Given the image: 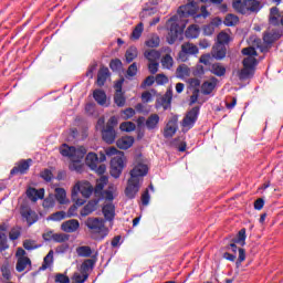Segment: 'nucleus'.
I'll return each instance as SVG.
<instances>
[{
  "label": "nucleus",
  "instance_id": "nucleus-1",
  "mask_svg": "<svg viewBox=\"0 0 283 283\" xmlns=\"http://www.w3.org/2000/svg\"><path fill=\"white\" fill-rule=\"evenodd\" d=\"M60 154L66 158H70L71 165L70 169L72 171H77L81 174L83 171V165H81V160L85 158V154H87V149L83 146L80 147H74V146H69L67 144H63L60 147Z\"/></svg>",
  "mask_w": 283,
  "mask_h": 283
},
{
  "label": "nucleus",
  "instance_id": "nucleus-2",
  "mask_svg": "<svg viewBox=\"0 0 283 283\" xmlns=\"http://www.w3.org/2000/svg\"><path fill=\"white\" fill-rule=\"evenodd\" d=\"M242 54L247 56L243 60V69L238 72V77L240 81H247L248 78H251L255 72V65H258V51H255V48L249 46L242 49Z\"/></svg>",
  "mask_w": 283,
  "mask_h": 283
},
{
  "label": "nucleus",
  "instance_id": "nucleus-3",
  "mask_svg": "<svg viewBox=\"0 0 283 283\" xmlns=\"http://www.w3.org/2000/svg\"><path fill=\"white\" fill-rule=\"evenodd\" d=\"M201 3H206L207 0H200ZM200 10V13H198ZM178 14L180 17H193L195 21L198 23V19H207L209 17V11H207L206 6L198 7L196 0H188V3L185 6L179 7Z\"/></svg>",
  "mask_w": 283,
  "mask_h": 283
},
{
  "label": "nucleus",
  "instance_id": "nucleus-4",
  "mask_svg": "<svg viewBox=\"0 0 283 283\" xmlns=\"http://www.w3.org/2000/svg\"><path fill=\"white\" fill-rule=\"evenodd\" d=\"M106 156H115L111 160V176H113V178H120V174H123L125 167V154L118 151L116 147H109L106 149Z\"/></svg>",
  "mask_w": 283,
  "mask_h": 283
},
{
  "label": "nucleus",
  "instance_id": "nucleus-5",
  "mask_svg": "<svg viewBox=\"0 0 283 283\" xmlns=\"http://www.w3.org/2000/svg\"><path fill=\"white\" fill-rule=\"evenodd\" d=\"M281 36L282 34L280 33V31L265 32L263 34V43H262V40L259 38L252 39V43H253L252 48H256L258 50H260V52L264 54L269 52V49L271 48V45H273V43H275L277 39H281Z\"/></svg>",
  "mask_w": 283,
  "mask_h": 283
},
{
  "label": "nucleus",
  "instance_id": "nucleus-6",
  "mask_svg": "<svg viewBox=\"0 0 283 283\" xmlns=\"http://www.w3.org/2000/svg\"><path fill=\"white\" fill-rule=\"evenodd\" d=\"M78 193H82L83 198H90L92 193H94V187L88 181H78L72 189V200L76 202V205H85V200L78 199Z\"/></svg>",
  "mask_w": 283,
  "mask_h": 283
},
{
  "label": "nucleus",
  "instance_id": "nucleus-7",
  "mask_svg": "<svg viewBox=\"0 0 283 283\" xmlns=\"http://www.w3.org/2000/svg\"><path fill=\"white\" fill-rule=\"evenodd\" d=\"M116 125H118V118H116V116H112L105 128L102 129V138L104 143L112 145L114 140H116V130L114 129Z\"/></svg>",
  "mask_w": 283,
  "mask_h": 283
},
{
  "label": "nucleus",
  "instance_id": "nucleus-8",
  "mask_svg": "<svg viewBox=\"0 0 283 283\" xmlns=\"http://www.w3.org/2000/svg\"><path fill=\"white\" fill-rule=\"evenodd\" d=\"M198 116H200V106H195L186 113L184 119L181 120L184 132H189V129H192L193 125H196L198 120Z\"/></svg>",
  "mask_w": 283,
  "mask_h": 283
},
{
  "label": "nucleus",
  "instance_id": "nucleus-9",
  "mask_svg": "<svg viewBox=\"0 0 283 283\" xmlns=\"http://www.w3.org/2000/svg\"><path fill=\"white\" fill-rule=\"evenodd\" d=\"M199 49L196 44L191 42H185L181 44V50L178 53V61H181L182 63L189 61L190 56H193V54H198Z\"/></svg>",
  "mask_w": 283,
  "mask_h": 283
},
{
  "label": "nucleus",
  "instance_id": "nucleus-10",
  "mask_svg": "<svg viewBox=\"0 0 283 283\" xmlns=\"http://www.w3.org/2000/svg\"><path fill=\"white\" fill-rule=\"evenodd\" d=\"M85 226L90 229L91 233H105V220L101 218L91 217L85 221Z\"/></svg>",
  "mask_w": 283,
  "mask_h": 283
},
{
  "label": "nucleus",
  "instance_id": "nucleus-11",
  "mask_svg": "<svg viewBox=\"0 0 283 283\" xmlns=\"http://www.w3.org/2000/svg\"><path fill=\"white\" fill-rule=\"evenodd\" d=\"M167 28L169 30V43L174 44L176 43V39H178V34H180V24H178V15H172L168 21H167Z\"/></svg>",
  "mask_w": 283,
  "mask_h": 283
},
{
  "label": "nucleus",
  "instance_id": "nucleus-12",
  "mask_svg": "<svg viewBox=\"0 0 283 283\" xmlns=\"http://www.w3.org/2000/svg\"><path fill=\"white\" fill-rule=\"evenodd\" d=\"M147 174H149V167L147 166V164L137 163L130 170V179L143 182V178L144 176H147Z\"/></svg>",
  "mask_w": 283,
  "mask_h": 283
},
{
  "label": "nucleus",
  "instance_id": "nucleus-13",
  "mask_svg": "<svg viewBox=\"0 0 283 283\" xmlns=\"http://www.w3.org/2000/svg\"><path fill=\"white\" fill-rule=\"evenodd\" d=\"M140 187H143V182H140L139 180L129 178L125 189L126 198H128L129 200H134V198L138 196V192L140 191Z\"/></svg>",
  "mask_w": 283,
  "mask_h": 283
},
{
  "label": "nucleus",
  "instance_id": "nucleus-14",
  "mask_svg": "<svg viewBox=\"0 0 283 283\" xmlns=\"http://www.w3.org/2000/svg\"><path fill=\"white\" fill-rule=\"evenodd\" d=\"M32 165V159H22L20 160L10 171L12 176H23L24 174H28L30 170V167Z\"/></svg>",
  "mask_w": 283,
  "mask_h": 283
},
{
  "label": "nucleus",
  "instance_id": "nucleus-15",
  "mask_svg": "<svg viewBox=\"0 0 283 283\" xmlns=\"http://www.w3.org/2000/svg\"><path fill=\"white\" fill-rule=\"evenodd\" d=\"M176 132H178V117L174 116L168 120L165 127L164 137L172 138L176 135Z\"/></svg>",
  "mask_w": 283,
  "mask_h": 283
},
{
  "label": "nucleus",
  "instance_id": "nucleus-16",
  "mask_svg": "<svg viewBox=\"0 0 283 283\" xmlns=\"http://www.w3.org/2000/svg\"><path fill=\"white\" fill-rule=\"evenodd\" d=\"M81 223L76 219H70L61 224V229L64 233H74L78 231Z\"/></svg>",
  "mask_w": 283,
  "mask_h": 283
},
{
  "label": "nucleus",
  "instance_id": "nucleus-17",
  "mask_svg": "<svg viewBox=\"0 0 283 283\" xmlns=\"http://www.w3.org/2000/svg\"><path fill=\"white\" fill-rule=\"evenodd\" d=\"M45 196V189L40 188L36 190L35 188H28L27 189V198L32 202H36V200H43Z\"/></svg>",
  "mask_w": 283,
  "mask_h": 283
},
{
  "label": "nucleus",
  "instance_id": "nucleus-18",
  "mask_svg": "<svg viewBox=\"0 0 283 283\" xmlns=\"http://www.w3.org/2000/svg\"><path fill=\"white\" fill-rule=\"evenodd\" d=\"M101 198L98 199H93L91 201L87 202V205H85L82 210H81V216L83 218L90 216V213H94V210L96 209V207H98V202H99Z\"/></svg>",
  "mask_w": 283,
  "mask_h": 283
},
{
  "label": "nucleus",
  "instance_id": "nucleus-19",
  "mask_svg": "<svg viewBox=\"0 0 283 283\" xmlns=\"http://www.w3.org/2000/svg\"><path fill=\"white\" fill-rule=\"evenodd\" d=\"M211 54H212L213 59H216L217 61H222V59H224V56H227V46H224L222 44H216L212 48Z\"/></svg>",
  "mask_w": 283,
  "mask_h": 283
},
{
  "label": "nucleus",
  "instance_id": "nucleus-20",
  "mask_svg": "<svg viewBox=\"0 0 283 283\" xmlns=\"http://www.w3.org/2000/svg\"><path fill=\"white\" fill-rule=\"evenodd\" d=\"M158 123H160V116L158 114H150L146 119L145 126L149 132L158 129Z\"/></svg>",
  "mask_w": 283,
  "mask_h": 283
},
{
  "label": "nucleus",
  "instance_id": "nucleus-21",
  "mask_svg": "<svg viewBox=\"0 0 283 283\" xmlns=\"http://www.w3.org/2000/svg\"><path fill=\"white\" fill-rule=\"evenodd\" d=\"M216 85H218V78L211 77L209 81H206L201 85V92L202 94L209 95L213 90H216Z\"/></svg>",
  "mask_w": 283,
  "mask_h": 283
},
{
  "label": "nucleus",
  "instance_id": "nucleus-22",
  "mask_svg": "<svg viewBox=\"0 0 283 283\" xmlns=\"http://www.w3.org/2000/svg\"><path fill=\"white\" fill-rule=\"evenodd\" d=\"M107 78H109V69L103 66L99 69L98 73H97L98 87H103V85H105Z\"/></svg>",
  "mask_w": 283,
  "mask_h": 283
},
{
  "label": "nucleus",
  "instance_id": "nucleus-23",
  "mask_svg": "<svg viewBox=\"0 0 283 283\" xmlns=\"http://www.w3.org/2000/svg\"><path fill=\"white\" fill-rule=\"evenodd\" d=\"M233 8L234 10H237V12H240V14H249V4H248V0H235L233 2Z\"/></svg>",
  "mask_w": 283,
  "mask_h": 283
},
{
  "label": "nucleus",
  "instance_id": "nucleus-24",
  "mask_svg": "<svg viewBox=\"0 0 283 283\" xmlns=\"http://www.w3.org/2000/svg\"><path fill=\"white\" fill-rule=\"evenodd\" d=\"M116 145L118 149H129V147L134 145V137L132 136L122 137L116 142Z\"/></svg>",
  "mask_w": 283,
  "mask_h": 283
},
{
  "label": "nucleus",
  "instance_id": "nucleus-25",
  "mask_svg": "<svg viewBox=\"0 0 283 283\" xmlns=\"http://www.w3.org/2000/svg\"><path fill=\"white\" fill-rule=\"evenodd\" d=\"M282 14H280V9L277 7H273L270 9L269 21L272 25H280V19Z\"/></svg>",
  "mask_w": 283,
  "mask_h": 283
},
{
  "label": "nucleus",
  "instance_id": "nucleus-26",
  "mask_svg": "<svg viewBox=\"0 0 283 283\" xmlns=\"http://www.w3.org/2000/svg\"><path fill=\"white\" fill-rule=\"evenodd\" d=\"M22 218H24L28 222V224H34L36 220H39V217L36 216V212L32 211V209H25L22 210Z\"/></svg>",
  "mask_w": 283,
  "mask_h": 283
},
{
  "label": "nucleus",
  "instance_id": "nucleus-27",
  "mask_svg": "<svg viewBox=\"0 0 283 283\" xmlns=\"http://www.w3.org/2000/svg\"><path fill=\"white\" fill-rule=\"evenodd\" d=\"M144 56H145V59H147V61H149V63L160 61V53L154 49L146 50L144 52Z\"/></svg>",
  "mask_w": 283,
  "mask_h": 283
},
{
  "label": "nucleus",
  "instance_id": "nucleus-28",
  "mask_svg": "<svg viewBox=\"0 0 283 283\" xmlns=\"http://www.w3.org/2000/svg\"><path fill=\"white\" fill-rule=\"evenodd\" d=\"M93 97L98 105H105L107 103V94H105L103 90H95Z\"/></svg>",
  "mask_w": 283,
  "mask_h": 283
},
{
  "label": "nucleus",
  "instance_id": "nucleus-29",
  "mask_svg": "<svg viewBox=\"0 0 283 283\" xmlns=\"http://www.w3.org/2000/svg\"><path fill=\"white\" fill-rule=\"evenodd\" d=\"M85 163L90 169H96V166L98 165V156L94 153H88Z\"/></svg>",
  "mask_w": 283,
  "mask_h": 283
},
{
  "label": "nucleus",
  "instance_id": "nucleus-30",
  "mask_svg": "<svg viewBox=\"0 0 283 283\" xmlns=\"http://www.w3.org/2000/svg\"><path fill=\"white\" fill-rule=\"evenodd\" d=\"M105 185H107V177H101L99 180H97V184L94 189L96 198L103 196V189H105Z\"/></svg>",
  "mask_w": 283,
  "mask_h": 283
},
{
  "label": "nucleus",
  "instance_id": "nucleus-31",
  "mask_svg": "<svg viewBox=\"0 0 283 283\" xmlns=\"http://www.w3.org/2000/svg\"><path fill=\"white\" fill-rule=\"evenodd\" d=\"M54 198L60 205H65L67 202V192L63 188H55Z\"/></svg>",
  "mask_w": 283,
  "mask_h": 283
},
{
  "label": "nucleus",
  "instance_id": "nucleus-32",
  "mask_svg": "<svg viewBox=\"0 0 283 283\" xmlns=\"http://www.w3.org/2000/svg\"><path fill=\"white\" fill-rule=\"evenodd\" d=\"M30 264H32V262L29 258H20L17 262L15 269L18 273H23V271H25Z\"/></svg>",
  "mask_w": 283,
  "mask_h": 283
},
{
  "label": "nucleus",
  "instance_id": "nucleus-33",
  "mask_svg": "<svg viewBox=\"0 0 283 283\" xmlns=\"http://www.w3.org/2000/svg\"><path fill=\"white\" fill-rule=\"evenodd\" d=\"M115 211L116 208L114 207V203H107L103 207V213L106 220H114Z\"/></svg>",
  "mask_w": 283,
  "mask_h": 283
},
{
  "label": "nucleus",
  "instance_id": "nucleus-34",
  "mask_svg": "<svg viewBox=\"0 0 283 283\" xmlns=\"http://www.w3.org/2000/svg\"><path fill=\"white\" fill-rule=\"evenodd\" d=\"M210 72L214 74V76H224V74H227V67L220 63H214L211 65Z\"/></svg>",
  "mask_w": 283,
  "mask_h": 283
},
{
  "label": "nucleus",
  "instance_id": "nucleus-35",
  "mask_svg": "<svg viewBox=\"0 0 283 283\" xmlns=\"http://www.w3.org/2000/svg\"><path fill=\"white\" fill-rule=\"evenodd\" d=\"M199 35L200 27H198L197 24H192L186 30L187 39H198Z\"/></svg>",
  "mask_w": 283,
  "mask_h": 283
},
{
  "label": "nucleus",
  "instance_id": "nucleus-36",
  "mask_svg": "<svg viewBox=\"0 0 283 283\" xmlns=\"http://www.w3.org/2000/svg\"><path fill=\"white\" fill-rule=\"evenodd\" d=\"M191 74V70H189V66L187 64H181L176 70V76L177 78H185Z\"/></svg>",
  "mask_w": 283,
  "mask_h": 283
},
{
  "label": "nucleus",
  "instance_id": "nucleus-37",
  "mask_svg": "<svg viewBox=\"0 0 283 283\" xmlns=\"http://www.w3.org/2000/svg\"><path fill=\"white\" fill-rule=\"evenodd\" d=\"M217 45H228L231 42V35L229 33L221 31L217 36Z\"/></svg>",
  "mask_w": 283,
  "mask_h": 283
},
{
  "label": "nucleus",
  "instance_id": "nucleus-38",
  "mask_svg": "<svg viewBox=\"0 0 283 283\" xmlns=\"http://www.w3.org/2000/svg\"><path fill=\"white\" fill-rule=\"evenodd\" d=\"M54 262V251L50 250L49 253L44 256L42 269L45 271V269H50Z\"/></svg>",
  "mask_w": 283,
  "mask_h": 283
},
{
  "label": "nucleus",
  "instance_id": "nucleus-39",
  "mask_svg": "<svg viewBox=\"0 0 283 283\" xmlns=\"http://www.w3.org/2000/svg\"><path fill=\"white\" fill-rule=\"evenodd\" d=\"M137 56L138 49L136 46H130L129 49H127L125 54L126 63H132V61H134V59H136Z\"/></svg>",
  "mask_w": 283,
  "mask_h": 283
},
{
  "label": "nucleus",
  "instance_id": "nucleus-40",
  "mask_svg": "<svg viewBox=\"0 0 283 283\" xmlns=\"http://www.w3.org/2000/svg\"><path fill=\"white\" fill-rule=\"evenodd\" d=\"M76 253L80 258H91L92 256V248L88 245H82L76 248Z\"/></svg>",
  "mask_w": 283,
  "mask_h": 283
},
{
  "label": "nucleus",
  "instance_id": "nucleus-41",
  "mask_svg": "<svg viewBox=\"0 0 283 283\" xmlns=\"http://www.w3.org/2000/svg\"><path fill=\"white\" fill-rule=\"evenodd\" d=\"M247 229H241L238 234L237 238L234 239L235 244H240L241 247H244V244H247Z\"/></svg>",
  "mask_w": 283,
  "mask_h": 283
},
{
  "label": "nucleus",
  "instance_id": "nucleus-42",
  "mask_svg": "<svg viewBox=\"0 0 283 283\" xmlns=\"http://www.w3.org/2000/svg\"><path fill=\"white\" fill-rule=\"evenodd\" d=\"M239 21H240V19L238 18V15L230 13V14L226 15L223 23L228 28H231L233 25H237L239 23Z\"/></svg>",
  "mask_w": 283,
  "mask_h": 283
},
{
  "label": "nucleus",
  "instance_id": "nucleus-43",
  "mask_svg": "<svg viewBox=\"0 0 283 283\" xmlns=\"http://www.w3.org/2000/svg\"><path fill=\"white\" fill-rule=\"evenodd\" d=\"M143 30H145V25L143 24V22H139L133 30L132 39H134L135 41H138V39L143 36Z\"/></svg>",
  "mask_w": 283,
  "mask_h": 283
},
{
  "label": "nucleus",
  "instance_id": "nucleus-44",
  "mask_svg": "<svg viewBox=\"0 0 283 283\" xmlns=\"http://www.w3.org/2000/svg\"><path fill=\"white\" fill-rule=\"evenodd\" d=\"M249 12H260L262 10V4L258 0H248Z\"/></svg>",
  "mask_w": 283,
  "mask_h": 283
},
{
  "label": "nucleus",
  "instance_id": "nucleus-45",
  "mask_svg": "<svg viewBox=\"0 0 283 283\" xmlns=\"http://www.w3.org/2000/svg\"><path fill=\"white\" fill-rule=\"evenodd\" d=\"M65 218H67L65 211H57V212L52 213L48 218V220H52L53 222H61V220H65Z\"/></svg>",
  "mask_w": 283,
  "mask_h": 283
},
{
  "label": "nucleus",
  "instance_id": "nucleus-46",
  "mask_svg": "<svg viewBox=\"0 0 283 283\" xmlns=\"http://www.w3.org/2000/svg\"><path fill=\"white\" fill-rule=\"evenodd\" d=\"M145 45H147V48H158V45H160V38L154 34L145 42Z\"/></svg>",
  "mask_w": 283,
  "mask_h": 283
},
{
  "label": "nucleus",
  "instance_id": "nucleus-47",
  "mask_svg": "<svg viewBox=\"0 0 283 283\" xmlns=\"http://www.w3.org/2000/svg\"><path fill=\"white\" fill-rule=\"evenodd\" d=\"M161 65L163 67H165L166 70H171L174 67V57H171V55L166 54L163 59H161Z\"/></svg>",
  "mask_w": 283,
  "mask_h": 283
},
{
  "label": "nucleus",
  "instance_id": "nucleus-48",
  "mask_svg": "<svg viewBox=\"0 0 283 283\" xmlns=\"http://www.w3.org/2000/svg\"><path fill=\"white\" fill-rule=\"evenodd\" d=\"M94 264H95L94 259H86V260L82 263L81 270H82L84 273H87V271H92V269H94Z\"/></svg>",
  "mask_w": 283,
  "mask_h": 283
},
{
  "label": "nucleus",
  "instance_id": "nucleus-49",
  "mask_svg": "<svg viewBox=\"0 0 283 283\" xmlns=\"http://www.w3.org/2000/svg\"><path fill=\"white\" fill-rule=\"evenodd\" d=\"M51 240L54 242H67L70 240V234L66 233H53Z\"/></svg>",
  "mask_w": 283,
  "mask_h": 283
},
{
  "label": "nucleus",
  "instance_id": "nucleus-50",
  "mask_svg": "<svg viewBox=\"0 0 283 283\" xmlns=\"http://www.w3.org/2000/svg\"><path fill=\"white\" fill-rule=\"evenodd\" d=\"M1 273H2V277L4 280H11L12 271L10 270V264H8V263L2 264Z\"/></svg>",
  "mask_w": 283,
  "mask_h": 283
},
{
  "label": "nucleus",
  "instance_id": "nucleus-51",
  "mask_svg": "<svg viewBox=\"0 0 283 283\" xmlns=\"http://www.w3.org/2000/svg\"><path fill=\"white\" fill-rule=\"evenodd\" d=\"M114 103L116 104L117 107H125V95L123 93H115L114 95Z\"/></svg>",
  "mask_w": 283,
  "mask_h": 283
},
{
  "label": "nucleus",
  "instance_id": "nucleus-52",
  "mask_svg": "<svg viewBox=\"0 0 283 283\" xmlns=\"http://www.w3.org/2000/svg\"><path fill=\"white\" fill-rule=\"evenodd\" d=\"M119 129L122 132H134V129H136V124L132 122H124L119 125Z\"/></svg>",
  "mask_w": 283,
  "mask_h": 283
},
{
  "label": "nucleus",
  "instance_id": "nucleus-53",
  "mask_svg": "<svg viewBox=\"0 0 283 283\" xmlns=\"http://www.w3.org/2000/svg\"><path fill=\"white\" fill-rule=\"evenodd\" d=\"M55 202H56V200L54 198V195H50L46 199H44L43 208L51 209L52 207H54Z\"/></svg>",
  "mask_w": 283,
  "mask_h": 283
},
{
  "label": "nucleus",
  "instance_id": "nucleus-54",
  "mask_svg": "<svg viewBox=\"0 0 283 283\" xmlns=\"http://www.w3.org/2000/svg\"><path fill=\"white\" fill-rule=\"evenodd\" d=\"M126 74L129 78H132V77L136 76V74H138V65L136 64V62H134L133 64H130L128 66Z\"/></svg>",
  "mask_w": 283,
  "mask_h": 283
},
{
  "label": "nucleus",
  "instance_id": "nucleus-55",
  "mask_svg": "<svg viewBox=\"0 0 283 283\" xmlns=\"http://www.w3.org/2000/svg\"><path fill=\"white\" fill-rule=\"evenodd\" d=\"M40 245L36 244L35 241L33 240H25L23 242V248L27 250V251H34V249H39Z\"/></svg>",
  "mask_w": 283,
  "mask_h": 283
},
{
  "label": "nucleus",
  "instance_id": "nucleus-56",
  "mask_svg": "<svg viewBox=\"0 0 283 283\" xmlns=\"http://www.w3.org/2000/svg\"><path fill=\"white\" fill-rule=\"evenodd\" d=\"M109 67L113 70V72H118L123 67V62L118 59L112 60Z\"/></svg>",
  "mask_w": 283,
  "mask_h": 283
},
{
  "label": "nucleus",
  "instance_id": "nucleus-57",
  "mask_svg": "<svg viewBox=\"0 0 283 283\" xmlns=\"http://www.w3.org/2000/svg\"><path fill=\"white\" fill-rule=\"evenodd\" d=\"M40 177L45 180V182H51L52 178H54V175H52V170L50 169H44L41 174Z\"/></svg>",
  "mask_w": 283,
  "mask_h": 283
},
{
  "label": "nucleus",
  "instance_id": "nucleus-58",
  "mask_svg": "<svg viewBox=\"0 0 283 283\" xmlns=\"http://www.w3.org/2000/svg\"><path fill=\"white\" fill-rule=\"evenodd\" d=\"M213 32H216V24H213V22L203 27V34L206 36H211V34H213Z\"/></svg>",
  "mask_w": 283,
  "mask_h": 283
},
{
  "label": "nucleus",
  "instance_id": "nucleus-59",
  "mask_svg": "<svg viewBox=\"0 0 283 283\" xmlns=\"http://www.w3.org/2000/svg\"><path fill=\"white\" fill-rule=\"evenodd\" d=\"M8 235L6 233H0V252L8 249Z\"/></svg>",
  "mask_w": 283,
  "mask_h": 283
},
{
  "label": "nucleus",
  "instance_id": "nucleus-60",
  "mask_svg": "<svg viewBox=\"0 0 283 283\" xmlns=\"http://www.w3.org/2000/svg\"><path fill=\"white\" fill-rule=\"evenodd\" d=\"M155 81L157 85H166V83H169V78L165 74H157Z\"/></svg>",
  "mask_w": 283,
  "mask_h": 283
},
{
  "label": "nucleus",
  "instance_id": "nucleus-61",
  "mask_svg": "<svg viewBox=\"0 0 283 283\" xmlns=\"http://www.w3.org/2000/svg\"><path fill=\"white\" fill-rule=\"evenodd\" d=\"M154 83H156V77H154V75H149V76L146 77L145 81L142 83V87H143V88L151 87V85H154Z\"/></svg>",
  "mask_w": 283,
  "mask_h": 283
},
{
  "label": "nucleus",
  "instance_id": "nucleus-62",
  "mask_svg": "<svg viewBox=\"0 0 283 283\" xmlns=\"http://www.w3.org/2000/svg\"><path fill=\"white\" fill-rule=\"evenodd\" d=\"M238 251H239V258L237 260V266H240V264H242V262L247 260V252L242 248H239Z\"/></svg>",
  "mask_w": 283,
  "mask_h": 283
},
{
  "label": "nucleus",
  "instance_id": "nucleus-63",
  "mask_svg": "<svg viewBox=\"0 0 283 283\" xmlns=\"http://www.w3.org/2000/svg\"><path fill=\"white\" fill-rule=\"evenodd\" d=\"M55 282L56 283H70V277L65 274L57 273L55 275Z\"/></svg>",
  "mask_w": 283,
  "mask_h": 283
},
{
  "label": "nucleus",
  "instance_id": "nucleus-64",
  "mask_svg": "<svg viewBox=\"0 0 283 283\" xmlns=\"http://www.w3.org/2000/svg\"><path fill=\"white\" fill-rule=\"evenodd\" d=\"M73 280L75 283H84L87 280V274L74 273Z\"/></svg>",
  "mask_w": 283,
  "mask_h": 283
}]
</instances>
